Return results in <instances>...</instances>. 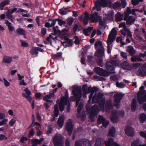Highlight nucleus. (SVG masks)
Segmentation results:
<instances>
[{
	"label": "nucleus",
	"instance_id": "nucleus-1",
	"mask_svg": "<svg viewBox=\"0 0 146 146\" xmlns=\"http://www.w3.org/2000/svg\"><path fill=\"white\" fill-rule=\"evenodd\" d=\"M72 93L76 99V106L79 105V103L82 97V90L80 87L75 86L72 89Z\"/></svg>",
	"mask_w": 146,
	"mask_h": 146
},
{
	"label": "nucleus",
	"instance_id": "nucleus-2",
	"mask_svg": "<svg viewBox=\"0 0 146 146\" xmlns=\"http://www.w3.org/2000/svg\"><path fill=\"white\" fill-rule=\"evenodd\" d=\"M117 31L115 28H113L109 35L107 43L108 46H110L115 40Z\"/></svg>",
	"mask_w": 146,
	"mask_h": 146
},
{
	"label": "nucleus",
	"instance_id": "nucleus-3",
	"mask_svg": "<svg viewBox=\"0 0 146 146\" xmlns=\"http://www.w3.org/2000/svg\"><path fill=\"white\" fill-rule=\"evenodd\" d=\"M98 108L96 104L93 105L89 110V117L91 120L93 119L97 115L98 113Z\"/></svg>",
	"mask_w": 146,
	"mask_h": 146
},
{
	"label": "nucleus",
	"instance_id": "nucleus-4",
	"mask_svg": "<svg viewBox=\"0 0 146 146\" xmlns=\"http://www.w3.org/2000/svg\"><path fill=\"white\" fill-rule=\"evenodd\" d=\"M54 146H63L62 137L60 135H55L53 138Z\"/></svg>",
	"mask_w": 146,
	"mask_h": 146
},
{
	"label": "nucleus",
	"instance_id": "nucleus-5",
	"mask_svg": "<svg viewBox=\"0 0 146 146\" xmlns=\"http://www.w3.org/2000/svg\"><path fill=\"white\" fill-rule=\"evenodd\" d=\"M123 96V95L121 93H116L113 96L114 98V106L116 107L117 108H119V103L122 98Z\"/></svg>",
	"mask_w": 146,
	"mask_h": 146
},
{
	"label": "nucleus",
	"instance_id": "nucleus-6",
	"mask_svg": "<svg viewBox=\"0 0 146 146\" xmlns=\"http://www.w3.org/2000/svg\"><path fill=\"white\" fill-rule=\"evenodd\" d=\"M90 142L86 139H82L76 141L75 142V146H91Z\"/></svg>",
	"mask_w": 146,
	"mask_h": 146
},
{
	"label": "nucleus",
	"instance_id": "nucleus-7",
	"mask_svg": "<svg viewBox=\"0 0 146 146\" xmlns=\"http://www.w3.org/2000/svg\"><path fill=\"white\" fill-rule=\"evenodd\" d=\"M116 60H111L110 61H108L106 63V67L107 70L110 72V73L113 72L114 70V65L116 63Z\"/></svg>",
	"mask_w": 146,
	"mask_h": 146
},
{
	"label": "nucleus",
	"instance_id": "nucleus-8",
	"mask_svg": "<svg viewBox=\"0 0 146 146\" xmlns=\"http://www.w3.org/2000/svg\"><path fill=\"white\" fill-rule=\"evenodd\" d=\"M94 70L96 73L100 76H107L109 75V72L99 67L94 68Z\"/></svg>",
	"mask_w": 146,
	"mask_h": 146
},
{
	"label": "nucleus",
	"instance_id": "nucleus-9",
	"mask_svg": "<svg viewBox=\"0 0 146 146\" xmlns=\"http://www.w3.org/2000/svg\"><path fill=\"white\" fill-rule=\"evenodd\" d=\"M95 5L98 11L101 10L99 7L100 6L103 7H107L108 5V3L106 0H96L95 1Z\"/></svg>",
	"mask_w": 146,
	"mask_h": 146
},
{
	"label": "nucleus",
	"instance_id": "nucleus-10",
	"mask_svg": "<svg viewBox=\"0 0 146 146\" xmlns=\"http://www.w3.org/2000/svg\"><path fill=\"white\" fill-rule=\"evenodd\" d=\"M144 91H138L137 93L138 101L139 104H142L146 102V94L143 93Z\"/></svg>",
	"mask_w": 146,
	"mask_h": 146
},
{
	"label": "nucleus",
	"instance_id": "nucleus-11",
	"mask_svg": "<svg viewBox=\"0 0 146 146\" xmlns=\"http://www.w3.org/2000/svg\"><path fill=\"white\" fill-rule=\"evenodd\" d=\"M97 121L99 124H102L103 126L105 128L106 127L109 123V122L106 121L102 115L98 116Z\"/></svg>",
	"mask_w": 146,
	"mask_h": 146
},
{
	"label": "nucleus",
	"instance_id": "nucleus-12",
	"mask_svg": "<svg viewBox=\"0 0 146 146\" xmlns=\"http://www.w3.org/2000/svg\"><path fill=\"white\" fill-rule=\"evenodd\" d=\"M68 99V90H66L65 92L64 96L61 97L59 103L66 105L67 103L69 102Z\"/></svg>",
	"mask_w": 146,
	"mask_h": 146
},
{
	"label": "nucleus",
	"instance_id": "nucleus-13",
	"mask_svg": "<svg viewBox=\"0 0 146 146\" xmlns=\"http://www.w3.org/2000/svg\"><path fill=\"white\" fill-rule=\"evenodd\" d=\"M125 131L126 135L129 136L133 137L134 136L133 129L129 125H127L125 129Z\"/></svg>",
	"mask_w": 146,
	"mask_h": 146
},
{
	"label": "nucleus",
	"instance_id": "nucleus-14",
	"mask_svg": "<svg viewBox=\"0 0 146 146\" xmlns=\"http://www.w3.org/2000/svg\"><path fill=\"white\" fill-rule=\"evenodd\" d=\"M69 121H70V119L68 120L67 122L66 125L65 130L68 132V135H70L72 133L73 126L72 122L71 121L70 122Z\"/></svg>",
	"mask_w": 146,
	"mask_h": 146
},
{
	"label": "nucleus",
	"instance_id": "nucleus-15",
	"mask_svg": "<svg viewBox=\"0 0 146 146\" xmlns=\"http://www.w3.org/2000/svg\"><path fill=\"white\" fill-rule=\"evenodd\" d=\"M120 66L124 70H130L132 68V66L127 61H123L121 62Z\"/></svg>",
	"mask_w": 146,
	"mask_h": 146
},
{
	"label": "nucleus",
	"instance_id": "nucleus-16",
	"mask_svg": "<svg viewBox=\"0 0 146 146\" xmlns=\"http://www.w3.org/2000/svg\"><path fill=\"white\" fill-rule=\"evenodd\" d=\"M101 17V16L98 15V13L96 12L91 14L90 15V19L93 23H97Z\"/></svg>",
	"mask_w": 146,
	"mask_h": 146
},
{
	"label": "nucleus",
	"instance_id": "nucleus-17",
	"mask_svg": "<svg viewBox=\"0 0 146 146\" xmlns=\"http://www.w3.org/2000/svg\"><path fill=\"white\" fill-rule=\"evenodd\" d=\"M96 49H97V53L96 56L98 57H102L104 53V48L103 46H95Z\"/></svg>",
	"mask_w": 146,
	"mask_h": 146
},
{
	"label": "nucleus",
	"instance_id": "nucleus-18",
	"mask_svg": "<svg viewBox=\"0 0 146 146\" xmlns=\"http://www.w3.org/2000/svg\"><path fill=\"white\" fill-rule=\"evenodd\" d=\"M124 20L126 21L127 25H132L134 23L135 19L133 16H129L126 18H125V16H124Z\"/></svg>",
	"mask_w": 146,
	"mask_h": 146
},
{
	"label": "nucleus",
	"instance_id": "nucleus-19",
	"mask_svg": "<svg viewBox=\"0 0 146 146\" xmlns=\"http://www.w3.org/2000/svg\"><path fill=\"white\" fill-rule=\"evenodd\" d=\"M138 72L141 76L146 75V64L140 67L138 69Z\"/></svg>",
	"mask_w": 146,
	"mask_h": 146
},
{
	"label": "nucleus",
	"instance_id": "nucleus-20",
	"mask_svg": "<svg viewBox=\"0 0 146 146\" xmlns=\"http://www.w3.org/2000/svg\"><path fill=\"white\" fill-rule=\"evenodd\" d=\"M114 139L111 137L109 138L108 141H105L104 143L106 146H113L114 144Z\"/></svg>",
	"mask_w": 146,
	"mask_h": 146
},
{
	"label": "nucleus",
	"instance_id": "nucleus-21",
	"mask_svg": "<svg viewBox=\"0 0 146 146\" xmlns=\"http://www.w3.org/2000/svg\"><path fill=\"white\" fill-rule=\"evenodd\" d=\"M84 15L85 16L83 18L82 21L84 24L86 25L88 24V21L90 19L88 13L86 11L85 12Z\"/></svg>",
	"mask_w": 146,
	"mask_h": 146
},
{
	"label": "nucleus",
	"instance_id": "nucleus-22",
	"mask_svg": "<svg viewBox=\"0 0 146 146\" xmlns=\"http://www.w3.org/2000/svg\"><path fill=\"white\" fill-rule=\"evenodd\" d=\"M137 105V103L136 100L134 98L132 100L131 103V111L133 112L135 111Z\"/></svg>",
	"mask_w": 146,
	"mask_h": 146
},
{
	"label": "nucleus",
	"instance_id": "nucleus-23",
	"mask_svg": "<svg viewBox=\"0 0 146 146\" xmlns=\"http://www.w3.org/2000/svg\"><path fill=\"white\" fill-rule=\"evenodd\" d=\"M64 121V117L63 116H60L59 117L57 121L58 125L60 127L63 126Z\"/></svg>",
	"mask_w": 146,
	"mask_h": 146
},
{
	"label": "nucleus",
	"instance_id": "nucleus-24",
	"mask_svg": "<svg viewBox=\"0 0 146 146\" xmlns=\"http://www.w3.org/2000/svg\"><path fill=\"white\" fill-rule=\"evenodd\" d=\"M113 108V105L111 101H106L105 105V110L109 111Z\"/></svg>",
	"mask_w": 146,
	"mask_h": 146
},
{
	"label": "nucleus",
	"instance_id": "nucleus-25",
	"mask_svg": "<svg viewBox=\"0 0 146 146\" xmlns=\"http://www.w3.org/2000/svg\"><path fill=\"white\" fill-rule=\"evenodd\" d=\"M16 12L17 13L25 12L27 13L28 11L25 10H24L22 8H19L18 9L17 8L15 7L13 8L11 11V13L13 14L15 12Z\"/></svg>",
	"mask_w": 146,
	"mask_h": 146
},
{
	"label": "nucleus",
	"instance_id": "nucleus-26",
	"mask_svg": "<svg viewBox=\"0 0 146 146\" xmlns=\"http://www.w3.org/2000/svg\"><path fill=\"white\" fill-rule=\"evenodd\" d=\"M93 29V27H89L87 29H84L83 30V33L85 35L88 36L89 35L88 33H90Z\"/></svg>",
	"mask_w": 146,
	"mask_h": 146
},
{
	"label": "nucleus",
	"instance_id": "nucleus-27",
	"mask_svg": "<svg viewBox=\"0 0 146 146\" xmlns=\"http://www.w3.org/2000/svg\"><path fill=\"white\" fill-rule=\"evenodd\" d=\"M62 55V53L60 52H57L55 54H52L51 56L52 59L56 60L59 59V58Z\"/></svg>",
	"mask_w": 146,
	"mask_h": 146
},
{
	"label": "nucleus",
	"instance_id": "nucleus-28",
	"mask_svg": "<svg viewBox=\"0 0 146 146\" xmlns=\"http://www.w3.org/2000/svg\"><path fill=\"white\" fill-rule=\"evenodd\" d=\"M139 119L141 123H143L146 121V114L144 113H141L139 115Z\"/></svg>",
	"mask_w": 146,
	"mask_h": 146
},
{
	"label": "nucleus",
	"instance_id": "nucleus-29",
	"mask_svg": "<svg viewBox=\"0 0 146 146\" xmlns=\"http://www.w3.org/2000/svg\"><path fill=\"white\" fill-rule=\"evenodd\" d=\"M12 58L11 57L4 56L3 57V62L7 63H10L12 61Z\"/></svg>",
	"mask_w": 146,
	"mask_h": 146
},
{
	"label": "nucleus",
	"instance_id": "nucleus-30",
	"mask_svg": "<svg viewBox=\"0 0 146 146\" xmlns=\"http://www.w3.org/2000/svg\"><path fill=\"white\" fill-rule=\"evenodd\" d=\"M115 133V129L113 127H112L109 130L108 135L111 137H114Z\"/></svg>",
	"mask_w": 146,
	"mask_h": 146
},
{
	"label": "nucleus",
	"instance_id": "nucleus-31",
	"mask_svg": "<svg viewBox=\"0 0 146 146\" xmlns=\"http://www.w3.org/2000/svg\"><path fill=\"white\" fill-rule=\"evenodd\" d=\"M131 146H143V145L140 143L139 139H137L132 142Z\"/></svg>",
	"mask_w": 146,
	"mask_h": 146
},
{
	"label": "nucleus",
	"instance_id": "nucleus-32",
	"mask_svg": "<svg viewBox=\"0 0 146 146\" xmlns=\"http://www.w3.org/2000/svg\"><path fill=\"white\" fill-rule=\"evenodd\" d=\"M98 21L99 22V25L98 26L99 29H101L103 28H105V23L102 20V18H100Z\"/></svg>",
	"mask_w": 146,
	"mask_h": 146
},
{
	"label": "nucleus",
	"instance_id": "nucleus-33",
	"mask_svg": "<svg viewBox=\"0 0 146 146\" xmlns=\"http://www.w3.org/2000/svg\"><path fill=\"white\" fill-rule=\"evenodd\" d=\"M103 141L100 138H97L96 141L95 143V146H104Z\"/></svg>",
	"mask_w": 146,
	"mask_h": 146
},
{
	"label": "nucleus",
	"instance_id": "nucleus-34",
	"mask_svg": "<svg viewBox=\"0 0 146 146\" xmlns=\"http://www.w3.org/2000/svg\"><path fill=\"white\" fill-rule=\"evenodd\" d=\"M12 13H11L10 9H8L6 13V15L7 18L9 19L11 22L13 21V17L11 15Z\"/></svg>",
	"mask_w": 146,
	"mask_h": 146
},
{
	"label": "nucleus",
	"instance_id": "nucleus-35",
	"mask_svg": "<svg viewBox=\"0 0 146 146\" xmlns=\"http://www.w3.org/2000/svg\"><path fill=\"white\" fill-rule=\"evenodd\" d=\"M10 1L9 0H6L3 1L0 3V9L1 10H3V8L6 5L9 3Z\"/></svg>",
	"mask_w": 146,
	"mask_h": 146
},
{
	"label": "nucleus",
	"instance_id": "nucleus-36",
	"mask_svg": "<svg viewBox=\"0 0 146 146\" xmlns=\"http://www.w3.org/2000/svg\"><path fill=\"white\" fill-rule=\"evenodd\" d=\"M97 57V58H96V60L97 64L98 66L102 67L103 66L102 57Z\"/></svg>",
	"mask_w": 146,
	"mask_h": 146
},
{
	"label": "nucleus",
	"instance_id": "nucleus-37",
	"mask_svg": "<svg viewBox=\"0 0 146 146\" xmlns=\"http://www.w3.org/2000/svg\"><path fill=\"white\" fill-rule=\"evenodd\" d=\"M98 91V88L96 87H93L92 88L91 86L88 88V93H92L94 94V92H96Z\"/></svg>",
	"mask_w": 146,
	"mask_h": 146
},
{
	"label": "nucleus",
	"instance_id": "nucleus-38",
	"mask_svg": "<svg viewBox=\"0 0 146 146\" xmlns=\"http://www.w3.org/2000/svg\"><path fill=\"white\" fill-rule=\"evenodd\" d=\"M36 47H35L31 49L30 51L31 54L32 55H35V56H37V55L38 54V52L37 49L36 48Z\"/></svg>",
	"mask_w": 146,
	"mask_h": 146
},
{
	"label": "nucleus",
	"instance_id": "nucleus-39",
	"mask_svg": "<svg viewBox=\"0 0 146 146\" xmlns=\"http://www.w3.org/2000/svg\"><path fill=\"white\" fill-rule=\"evenodd\" d=\"M127 49L130 55L133 56L135 54V50L133 46H127Z\"/></svg>",
	"mask_w": 146,
	"mask_h": 146
},
{
	"label": "nucleus",
	"instance_id": "nucleus-40",
	"mask_svg": "<svg viewBox=\"0 0 146 146\" xmlns=\"http://www.w3.org/2000/svg\"><path fill=\"white\" fill-rule=\"evenodd\" d=\"M16 32L18 34L23 35H25V31L23 29L21 28L17 29L16 30Z\"/></svg>",
	"mask_w": 146,
	"mask_h": 146
},
{
	"label": "nucleus",
	"instance_id": "nucleus-41",
	"mask_svg": "<svg viewBox=\"0 0 146 146\" xmlns=\"http://www.w3.org/2000/svg\"><path fill=\"white\" fill-rule=\"evenodd\" d=\"M116 41L118 43L119 42L122 46L126 44L125 43L122 41V37L121 36L117 37L116 39Z\"/></svg>",
	"mask_w": 146,
	"mask_h": 146
},
{
	"label": "nucleus",
	"instance_id": "nucleus-42",
	"mask_svg": "<svg viewBox=\"0 0 146 146\" xmlns=\"http://www.w3.org/2000/svg\"><path fill=\"white\" fill-rule=\"evenodd\" d=\"M54 117H57L59 115V110L57 105L54 106Z\"/></svg>",
	"mask_w": 146,
	"mask_h": 146
},
{
	"label": "nucleus",
	"instance_id": "nucleus-43",
	"mask_svg": "<svg viewBox=\"0 0 146 146\" xmlns=\"http://www.w3.org/2000/svg\"><path fill=\"white\" fill-rule=\"evenodd\" d=\"M110 119L112 121L115 123L117 122L118 118L116 114L115 113H114L111 116Z\"/></svg>",
	"mask_w": 146,
	"mask_h": 146
},
{
	"label": "nucleus",
	"instance_id": "nucleus-44",
	"mask_svg": "<svg viewBox=\"0 0 146 146\" xmlns=\"http://www.w3.org/2000/svg\"><path fill=\"white\" fill-rule=\"evenodd\" d=\"M87 88L88 86L86 84H85L82 85V89L84 94L89 93L88 88L87 90Z\"/></svg>",
	"mask_w": 146,
	"mask_h": 146
},
{
	"label": "nucleus",
	"instance_id": "nucleus-45",
	"mask_svg": "<svg viewBox=\"0 0 146 146\" xmlns=\"http://www.w3.org/2000/svg\"><path fill=\"white\" fill-rule=\"evenodd\" d=\"M131 10L129 7H127V10L125 12L124 16L126 18L131 13Z\"/></svg>",
	"mask_w": 146,
	"mask_h": 146
},
{
	"label": "nucleus",
	"instance_id": "nucleus-46",
	"mask_svg": "<svg viewBox=\"0 0 146 146\" xmlns=\"http://www.w3.org/2000/svg\"><path fill=\"white\" fill-rule=\"evenodd\" d=\"M121 4L120 2L117 1L113 4V7L114 9H117L121 7Z\"/></svg>",
	"mask_w": 146,
	"mask_h": 146
},
{
	"label": "nucleus",
	"instance_id": "nucleus-47",
	"mask_svg": "<svg viewBox=\"0 0 146 146\" xmlns=\"http://www.w3.org/2000/svg\"><path fill=\"white\" fill-rule=\"evenodd\" d=\"M115 19L117 21H120L123 20L121 17V15L120 12H118L115 15Z\"/></svg>",
	"mask_w": 146,
	"mask_h": 146
},
{
	"label": "nucleus",
	"instance_id": "nucleus-48",
	"mask_svg": "<svg viewBox=\"0 0 146 146\" xmlns=\"http://www.w3.org/2000/svg\"><path fill=\"white\" fill-rule=\"evenodd\" d=\"M47 29L44 27H42L40 32V36L41 37H43L45 35L46 33Z\"/></svg>",
	"mask_w": 146,
	"mask_h": 146
},
{
	"label": "nucleus",
	"instance_id": "nucleus-49",
	"mask_svg": "<svg viewBox=\"0 0 146 146\" xmlns=\"http://www.w3.org/2000/svg\"><path fill=\"white\" fill-rule=\"evenodd\" d=\"M114 15V13L113 12L110 11L108 13V15H106L107 16V18L109 20H111L113 19Z\"/></svg>",
	"mask_w": 146,
	"mask_h": 146
},
{
	"label": "nucleus",
	"instance_id": "nucleus-50",
	"mask_svg": "<svg viewBox=\"0 0 146 146\" xmlns=\"http://www.w3.org/2000/svg\"><path fill=\"white\" fill-rule=\"evenodd\" d=\"M49 22H50L51 27H53L55 24L56 21V19H52L50 18L48 20Z\"/></svg>",
	"mask_w": 146,
	"mask_h": 146
},
{
	"label": "nucleus",
	"instance_id": "nucleus-51",
	"mask_svg": "<svg viewBox=\"0 0 146 146\" xmlns=\"http://www.w3.org/2000/svg\"><path fill=\"white\" fill-rule=\"evenodd\" d=\"M57 21L58 22L59 25L62 26V25H65L66 24L65 21H63L62 19L58 18L56 19Z\"/></svg>",
	"mask_w": 146,
	"mask_h": 146
},
{
	"label": "nucleus",
	"instance_id": "nucleus-52",
	"mask_svg": "<svg viewBox=\"0 0 146 146\" xmlns=\"http://www.w3.org/2000/svg\"><path fill=\"white\" fill-rule=\"evenodd\" d=\"M52 33L50 34L49 36L46 38V40L44 41L45 44H48L49 43H50V39H52Z\"/></svg>",
	"mask_w": 146,
	"mask_h": 146
},
{
	"label": "nucleus",
	"instance_id": "nucleus-53",
	"mask_svg": "<svg viewBox=\"0 0 146 146\" xmlns=\"http://www.w3.org/2000/svg\"><path fill=\"white\" fill-rule=\"evenodd\" d=\"M125 31L126 32L127 36L128 38H132V34L131 32L130 31L129 29H125Z\"/></svg>",
	"mask_w": 146,
	"mask_h": 146
},
{
	"label": "nucleus",
	"instance_id": "nucleus-54",
	"mask_svg": "<svg viewBox=\"0 0 146 146\" xmlns=\"http://www.w3.org/2000/svg\"><path fill=\"white\" fill-rule=\"evenodd\" d=\"M83 107V105L81 102H80L79 104L77 110V112L78 113H80L82 111Z\"/></svg>",
	"mask_w": 146,
	"mask_h": 146
},
{
	"label": "nucleus",
	"instance_id": "nucleus-55",
	"mask_svg": "<svg viewBox=\"0 0 146 146\" xmlns=\"http://www.w3.org/2000/svg\"><path fill=\"white\" fill-rule=\"evenodd\" d=\"M22 95L23 97H25L30 102V103H31L32 102L33 100H32V98L30 96H26L25 94L24 93H22Z\"/></svg>",
	"mask_w": 146,
	"mask_h": 146
},
{
	"label": "nucleus",
	"instance_id": "nucleus-56",
	"mask_svg": "<svg viewBox=\"0 0 146 146\" xmlns=\"http://www.w3.org/2000/svg\"><path fill=\"white\" fill-rule=\"evenodd\" d=\"M90 93V94L89 96V99H92V103H94L95 102L94 101V100H96V97L95 96H94L92 98V96L93 95V93Z\"/></svg>",
	"mask_w": 146,
	"mask_h": 146
},
{
	"label": "nucleus",
	"instance_id": "nucleus-57",
	"mask_svg": "<svg viewBox=\"0 0 146 146\" xmlns=\"http://www.w3.org/2000/svg\"><path fill=\"white\" fill-rule=\"evenodd\" d=\"M116 86L119 88H124L125 86V84H124L122 82H121L120 83L118 82H116Z\"/></svg>",
	"mask_w": 146,
	"mask_h": 146
},
{
	"label": "nucleus",
	"instance_id": "nucleus-58",
	"mask_svg": "<svg viewBox=\"0 0 146 146\" xmlns=\"http://www.w3.org/2000/svg\"><path fill=\"white\" fill-rule=\"evenodd\" d=\"M65 11H64L63 9L61 8L59 10V13L62 15H66L67 12L66 11V9H65Z\"/></svg>",
	"mask_w": 146,
	"mask_h": 146
},
{
	"label": "nucleus",
	"instance_id": "nucleus-59",
	"mask_svg": "<svg viewBox=\"0 0 146 146\" xmlns=\"http://www.w3.org/2000/svg\"><path fill=\"white\" fill-rule=\"evenodd\" d=\"M75 39V40L74 41V43L76 45H79V44L80 40L81 39L78 38L77 36H75L74 37Z\"/></svg>",
	"mask_w": 146,
	"mask_h": 146
},
{
	"label": "nucleus",
	"instance_id": "nucleus-60",
	"mask_svg": "<svg viewBox=\"0 0 146 146\" xmlns=\"http://www.w3.org/2000/svg\"><path fill=\"white\" fill-rule=\"evenodd\" d=\"M65 106V105L64 104L60 103H59V108L60 111L62 112L63 111Z\"/></svg>",
	"mask_w": 146,
	"mask_h": 146
},
{
	"label": "nucleus",
	"instance_id": "nucleus-61",
	"mask_svg": "<svg viewBox=\"0 0 146 146\" xmlns=\"http://www.w3.org/2000/svg\"><path fill=\"white\" fill-rule=\"evenodd\" d=\"M52 128L51 125H49L48 127V130L47 131V134H49L52 133Z\"/></svg>",
	"mask_w": 146,
	"mask_h": 146
},
{
	"label": "nucleus",
	"instance_id": "nucleus-62",
	"mask_svg": "<svg viewBox=\"0 0 146 146\" xmlns=\"http://www.w3.org/2000/svg\"><path fill=\"white\" fill-rule=\"evenodd\" d=\"M88 46H84V48L82 47V49L83 50L82 51V54L83 55L85 54H86L87 51L88 47Z\"/></svg>",
	"mask_w": 146,
	"mask_h": 146
},
{
	"label": "nucleus",
	"instance_id": "nucleus-63",
	"mask_svg": "<svg viewBox=\"0 0 146 146\" xmlns=\"http://www.w3.org/2000/svg\"><path fill=\"white\" fill-rule=\"evenodd\" d=\"M7 137L5 135L2 134H0V141L7 140Z\"/></svg>",
	"mask_w": 146,
	"mask_h": 146
},
{
	"label": "nucleus",
	"instance_id": "nucleus-64",
	"mask_svg": "<svg viewBox=\"0 0 146 146\" xmlns=\"http://www.w3.org/2000/svg\"><path fill=\"white\" fill-rule=\"evenodd\" d=\"M118 79V77L116 76H112L110 77V80L111 81H116Z\"/></svg>",
	"mask_w": 146,
	"mask_h": 146
}]
</instances>
